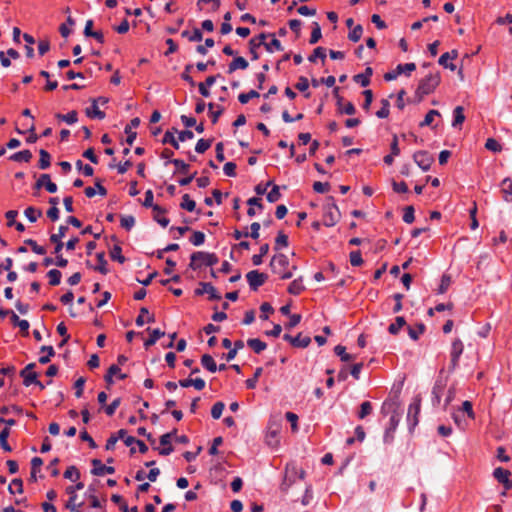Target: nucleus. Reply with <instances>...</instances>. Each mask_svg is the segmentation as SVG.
Returning <instances> with one entry per match:
<instances>
[{"label":"nucleus","instance_id":"46","mask_svg":"<svg viewBox=\"0 0 512 512\" xmlns=\"http://www.w3.org/2000/svg\"><path fill=\"white\" fill-rule=\"evenodd\" d=\"M263 369L261 367L256 368L252 378L246 380L245 384L247 389H254L257 385L258 379L261 376Z\"/></svg>","mask_w":512,"mask_h":512},{"label":"nucleus","instance_id":"41","mask_svg":"<svg viewBox=\"0 0 512 512\" xmlns=\"http://www.w3.org/2000/svg\"><path fill=\"white\" fill-rule=\"evenodd\" d=\"M334 352L337 356L340 357L341 361H343V362H348V361L354 360V356H352L351 354H348L346 352V348L342 345H337L334 348Z\"/></svg>","mask_w":512,"mask_h":512},{"label":"nucleus","instance_id":"39","mask_svg":"<svg viewBox=\"0 0 512 512\" xmlns=\"http://www.w3.org/2000/svg\"><path fill=\"white\" fill-rule=\"evenodd\" d=\"M39 155H40V159H39V162H38V166L40 169H47L50 164H51V156L50 154L44 150V149H41L40 152H39Z\"/></svg>","mask_w":512,"mask_h":512},{"label":"nucleus","instance_id":"58","mask_svg":"<svg viewBox=\"0 0 512 512\" xmlns=\"http://www.w3.org/2000/svg\"><path fill=\"white\" fill-rule=\"evenodd\" d=\"M372 412V405L369 401H364L360 405V410L358 412V417L360 419H364L366 416L370 415Z\"/></svg>","mask_w":512,"mask_h":512},{"label":"nucleus","instance_id":"24","mask_svg":"<svg viewBox=\"0 0 512 512\" xmlns=\"http://www.w3.org/2000/svg\"><path fill=\"white\" fill-rule=\"evenodd\" d=\"M96 260H97V263L93 267V269L95 271L100 272L103 275L107 274L108 273V269H107V261L105 259V254L103 252L102 253H97Z\"/></svg>","mask_w":512,"mask_h":512},{"label":"nucleus","instance_id":"12","mask_svg":"<svg viewBox=\"0 0 512 512\" xmlns=\"http://www.w3.org/2000/svg\"><path fill=\"white\" fill-rule=\"evenodd\" d=\"M196 295L208 294L210 300H219L221 296L217 293L214 286L210 283L201 282L199 287L195 290Z\"/></svg>","mask_w":512,"mask_h":512},{"label":"nucleus","instance_id":"43","mask_svg":"<svg viewBox=\"0 0 512 512\" xmlns=\"http://www.w3.org/2000/svg\"><path fill=\"white\" fill-rule=\"evenodd\" d=\"M182 36L188 38L191 42H199L203 38L202 32L198 28H195L191 33L185 30L182 32Z\"/></svg>","mask_w":512,"mask_h":512},{"label":"nucleus","instance_id":"1","mask_svg":"<svg viewBox=\"0 0 512 512\" xmlns=\"http://www.w3.org/2000/svg\"><path fill=\"white\" fill-rule=\"evenodd\" d=\"M270 267L274 274H277L281 279H289L293 276L295 266L289 267V259L286 255L279 253L272 257Z\"/></svg>","mask_w":512,"mask_h":512},{"label":"nucleus","instance_id":"28","mask_svg":"<svg viewBox=\"0 0 512 512\" xmlns=\"http://www.w3.org/2000/svg\"><path fill=\"white\" fill-rule=\"evenodd\" d=\"M406 325V321L404 317L398 316L395 321L391 323L388 327V331L392 335L398 334V332Z\"/></svg>","mask_w":512,"mask_h":512},{"label":"nucleus","instance_id":"6","mask_svg":"<svg viewBox=\"0 0 512 512\" xmlns=\"http://www.w3.org/2000/svg\"><path fill=\"white\" fill-rule=\"evenodd\" d=\"M464 345L460 339H455L451 345L449 370L453 371L459 364V359L463 353Z\"/></svg>","mask_w":512,"mask_h":512},{"label":"nucleus","instance_id":"36","mask_svg":"<svg viewBox=\"0 0 512 512\" xmlns=\"http://www.w3.org/2000/svg\"><path fill=\"white\" fill-rule=\"evenodd\" d=\"M23 378V384L27 387L32 385V363L27 364L20 373Z\"/></svg>","mask_w":512,"mask_h":512},{"label":"nucleus","instance_id":"59","mask_svg":"<svg viewBox=\"0 0 512 512\" xmlns=\"http://www.w3.org/2000/svg\"><path fill=\"white\" fill-rule=\"evenodd\" d=\"M211 144H212V140L200 139V140H198V142L196 144L195 150L197 153L202 154V153L206 152L211 147Z\"/></svg>","mask_w":512,"mask_h":512},{"label":"nucleus","instance_id":"4","mask_svg":"<svg viewBox=\"0 0 512 512\" xmlns=\"http://www.w3.org/2000/svg\"><path fill=\"white\" fill-rule=\"evenodd\" d=\"M440 75L438 73L429 74L420 80L416 95L422 99L424 96L431 94L440 84Z\"/></svg>","mask_w":512,"mask_h":512},{"label":"nucleus","instance_id":"45","mask_svg":"<svg viewBox=\"0 0 512 512\" xmlns=\"http://www.w3.org/2000/svg\"><path fill=\"white\" fill-rule=\"evenodd\" d=\"M56 117L62 121H65L68 124H74L78 120V113L73 110L67 114H57Z\"/></svg>","mask_w":512,"mask_h":512},{"label":"nucleus","instance_id":"29","mask_svg":"<svg viewBox=\"0 0 512 512\" xmlns=\"http://www.w3.org/2000/svg\"><path fill=\"white\" fill-rule=\"evenodd\" d=\"M164 332L160 329H153L150 331V336L148 339L145 340L144 346L146 348H149L150 346H153L162 336H164Z\"/></svg>","mask_w":512,"mask_h":512},{"label":"nucleus","instance_id":"34","mask_svg":"<svg viewBox=\"0 0 512 512\" xmlns=\"http://www.w3.org/2000/svg\"><path fill=\"white\" fill-rule=\"evenodd\" d=\"M86 114L90 118L103 119L105 117V113L99 109L96 101L86 109Z\"/></svg>","mask_w":512,"mask_h":512},{"label":"nucleus","instance_id":"61","mask_svg":"<svg viewBox=\"0 0 512 512\" xmlns=\"http://www.w3.org/2000/svg\"><path fill=\"white\" fill-rule=\"evenodd\" d=\"M338 105H339V107H338L339 111L346 115H353L356 112L355 106L351 102H346L344 104L339 102Z\"/></svg>","mask_w":512,"mask_h":512},{"label":"nucleus","instance_id":"62","mask_svg":"<svg viewBox=\"0 0 512 512\" xmlns=\"http://www.w3.org/2000/svg\"><path fill=\"white\" fill-rule=\"evenodd\" d=\"M318 58L322 61L326 58V50L323 47H317L308 59L310 62H315Z\"/></svg>","mask_w":512,"mask_h":512},{"label":"nucleus","instance_id":"48","mask_svg":"<svg viewBox=\"0 0 512 512\" xmlns=\"http://www.w3.org/2000/svg\"><path fill=\"white\" fill-rule=\"evenodd\" d=\"M425 329L424 324H418L416 327L408 326V334L411 339L418 340L421 334H423Z\"/></svg>","mask_w":512,"mask_h":512},{"label":"nucleus","instance_id":"53","mask_svg":"<svg viewBox=\"0 0 512 512\" xmlns=\"http://www.w3.org/2000/svg\"><path fill=\"white\" fill-rule=\"evenodd\" d=\"M8 490L11 494L21 493L23 491V482L21 479H13L9 484Z\"/></svg>","mask_w":512,"mask_h":512},{"label":"nucleus","instance_id":"17","mask_svg":"<svg viewBox=\"0 0 512 512\" xmlns=\"http://www.w3.org/2000/svg\"><path fill=\"white\" fill-rule=\"evenodd\" d=\"M165 213L166 210L159 205L153 207V219L164 228L169 224V219L165 217Z\"/></svg>","mask_w":512,"mask_h":512},{"label":"nucleus","instance_id":"47","mask_svg":"<svg viewBox=\"0 0 512 512\" xmlns=\"http://www.w3.org/2000/svg\"><path fill=\"white\" fill-rule=\"evenodd\" d=\"M310 342V337L302 336L301 334H298L297 336H295V338H293L294 347L305 348L310 344Z\"/></svg>","mask_w":512,"mask_h":512},{"label":"nucleus","instance_id":"30","mask_svg":"<svg viewBox=\"0 0 512 512\" xmlns=\"http://www.w3.org/2000/svg\"><path fill=\"white\" fill-rule=\"evenodd\" d=\"M126 435V430L120 429L117 434L111 435L107 442H106V449L107 450H113L115 447V444L119 439H124V436Z\"/></svg>","mask_w":512,"mask_h":512},{"label":"nucleus","instance_id":"5","mask_svg":"<svg viewBox=\"0 0 512 512\" xmlns=\"http://www.w3.org/2000/svg\"><path fill=\"white\" fill-rule=\"evenodd\" d=\"M421 410V398L420 396H416L413 401L410 403L407 412V421L410 428H414L419 422V414Z\"/></svg>","mask_w":512,"mask_h":512},{"label":"nucleus","instance_id":"2","mask_svg":"<svg viewBox=\"0 0 512 512\" xmlns=\"http://www.w3.org/2000/svg\"><path fill=\"white\" fill-rule=\"evenodd\" d=\"M219 259L214 253L203 251L194 252L191 255L190 268L193 270L200 269L203 266L212 267L218 263Z\"/></svg>","mask_w":512,"mask_h":512},{"label":"nucleus","instance_id":"50","mask_svg":"<svg viewBox=\"0 0 512 512\" xmlns=\"http://www.w3.org/2000/svg\"><path fill=\"white\" fill-rule=\"evenodd\" d=\"M263 45L265 46V48H266V50L268 52L281 51L283 49L282 45H281V42L277 38H275L274 36H273V38L271 39L270 42L266 43L264 41Z\"/></svg>","mask_w":512,"mask_h":512},{"label":"nucleus","instance_id":"37","mask_svg":"<svg viewBox=\"0 0 512 512\" xmlns=\"http://www.w3.org/2000/svg\"><path fill=\"white\" fill-rule=\"evenodd\" d=\"M9 434H10V430L8 427H5L0 432V446L6 452H10L12 450L11 446L7 442Z\"/></svg>","mask_w":512,"mask_h":512},{"label":"nucleus","instance_id":"10","mask_svg":"<svg viewBox=\"0 0 512 512\" xmlns=\"http://www.w3.org/2000/svg\"><path fill=\"white\" fill-rule=\"evenodd\" d=\"M84 487L83 483L79 482L76 486H68L66 488V493L69 494V500L66 503V508L71 510L72 512H79L78 507L80 505L76 504V490H81Z\"/></svg>","mask_w":512,"mask_h":512},{"label":"nucleus","instance_id":"27","mask_svg":"<svg viewBox=\"0 0 512 512\" xmlns=\"http://www.w3.org/2000/svg\"><path fill=\"white\" fill-rule=\"evenodd\" d=\"M215 81H216L215 76H208L206 78L205 82L199 83L198 88H199L200 94L204 97H208L210 95L208 88L210 86H212L215 83Z\"/></svg>","mask_w":512,"mask_h":512},{"label":"nucleus","instance_id":"8","mask_svg":"<svg viewBox=\"0 0 512 512\" xmlns=\"http://www.w3.org/2000/svg\"><path fill=\"white\" fill-rule=\"evenodd\" d=\"M246 278L250 288L256 291L266 282L268 276L265 273L259 272L258 270H252L247 273Z\"/></svg>","mask_w":512,"mask_h":512},{"label":"nucleus","instance_id":"32","mask_svg":"<svg viewBox=\"0 0 512 512\" xmlns=\"http://www.w3.org/2000/svg\"><path fill=\"white\" fill-rule=\"evenodd\" d=\"M248 67V62L243 57H236L233 59V61L229 64V73L234 72L237 69H246Z\"/></svg>","mask_w":512,"mask_h":512},{"label":"nucleus","instance_id":"38","mask_svg":"<svg viewBox=\"0 0 512 512\" xmlns=\"http://www.w3.org/2000/svg\"><path fill=\"white\" fill-rule=\"evenodd\" d=\"M457 57V53L456 51H453L452 52V55L449 53V52H446L444 54H442L439 58V64L444 66V67H448L450 68L451 70H454L455 69V66L453 64H448V62L454 58Z\"/></svg>","mask_w":512,"mask_h":512},{"label":"nucleus","instance_id":"60","mask_svg":"<svg viewBox=\"0 0 512 512\" xmlns=\"http://www.w3.org/2000/svg\"><path fill=\"white\" fill-rule=\"evenodd\" d=\"M451 282H452L451 277L447 274H444L441 278V282H440V285L438 288V293L444 294L450 287Z\"/></svg>","mask_w":512,"mask_h":512},{"label":"nucleus","instance_id":"18","mask_svg":"<svg viewBox=\"0 0 512 512\" xmlns=\"http://www.w3.org/2000/svg\"><path fill=\"white\" fill-rule=\"evenodd\" d=\"M113 376H117L121 380H124L127 377L126 374L121 373V369L116 364L111 365L105 375V381L107 384L113 383Z\"/></svg>","mask_w":512,"mask_h":512},{"label":"nucleus","instance_id":"20","mask_svg":"<svg viewBox=\"0 0 512 512\" xmlns=\"http://www.w3.org/2000/svg\"><path fill=\"white\" fill-rule=\"evenodd\" d=\"M171 438H172V433H166L160 437V444L163 446V448L159 450V453L161 455L166 456V455H169L170 453H172L173 447L171 445Z\"/></svg>","mask_w":512,"mask_h":512},{"label":"nucleus","instance_id":"49","mask_svg":"<svg viewBox=\"0 0 512 512\" xmlns=\"http://www.w3.org/2000/svg\"><path fill=\"white\" fill-rule=\"evenodd\" d=\"M436 117H440V113L437 110H430L424 120L420 123L421 127L424 126H431L435 120Z\"/></svg>","mask_w":512,"mask_h":512},{"label":"nucleus","instance_id":"63","mask_svg":"<svg viewBox=\"0 0 512 512\" xmlns=\"http://www.w3.org/2000/svg\"><path fill=\"white\" fill-rule=\"evenodd\" d=\"M205 241V234L201 231H195L190 237V242L195 246H200Z\"/></svg>","mask_w":512,"mask_h":512},{"label":"nucleus","instance_id":"23","mask_svg":"<svg viewBox=\"0 0 512 512\" xmlns=\"http://www.w3.org/2000/svg\"><path fill=\"white\" fill-rule=\"evenodd\" d=\"M465 121L464 108L462 106H457L453 110V121L452 126L454 128H460Z\"/></svg>","mask_w":512,"mask_h":512},{"label":"nucleus","instance_id":"26","mask_svg":"<svg viewBox=\"0 0 512 512\" xmlns=\"http://www.w3.org/2000/svg\"><path fill=\"white\" fill-rule=\"evenodd\" d=\"M305 287L302 278L293 280L288 286V292L292 295H299L304 291Z\"/></svg>","mask_w":512,"mask_h":512},{"label":"nucleus","instance_id":"15","mask_svg":"<svg viewBox=\"0 0 512 512\" xmlns=\"http://www.w3.org/2000/svg\"><path fill=\"white\" fill-rule=\"evenodd\" d=\"M37 188L44 187L49 193H55L57 191V185L51 181L49 174H42L37 182Z\"/></svg>","mask_w":512,"mask_h":512},{"label":"nucleus","instance_id":"9","mask_svg":"<svg viewBox=\"0 0 512 512\" xmlns=\"http://www.w3.org/2000/svg\"><path fill=\"white\" fill-rule=\"evenodd\" d=\"M413 159L423 171H428L434 161L432 155L426 151H417L414 153Z\"/></svg>","mask_w":512,"mask_h":512},{"label":"nucleus","instance_id":"35","mask_svg":"<svg viewBox=\"0 0 512 512\" xmlns=\"http://www.w3.org/2000/svg\"><path fill=\"white\" fill-rule=\"evenodd\" d=\"M54 355V349L52 346H43L40 351L39 362L46 364L50 361V358Z\"/></svg>","mask_w":512,"mask_h":512},{"label":"nucleus","instance_id":"14","mask_svg":"<svg viewBox=\"0 0 512 512\" xmlns=\"http://www.w3.org/2000/svg\"><path fill=\"white\" fill-rule=\"evenodd\" d=\"M92 474L96 476H103L105 474H113L115 473V469L112 466H107L101 462L99 459L92 460Z\"/></svg>","mask_w":512,"mask_h":512},{"label":"nucleus","instance_id":"22","mask_svg":"<svg viewBox=\"0 0 512 512\" xmlns=\"http://www.w3.org/2000/svg\"><path fill=\"white\" fill-rule=\"evenodd\" d=\"M179 385L185 388L193 386L196 390L201 391L205 388V381L201 378H187L180 380Z\"/></svg>","mask_w":512,"mask_h":512},{"label":"nucleus","instance_id":"3","mask_svg":"<svg viewBox=\"0 0 512 512\" xmlns=\"http://www.w3.org/2000/svg\"><path fill=\"white\" fill-rule=\"evenodd\" d=\"M340 219V212L332 196L326 199L323 207V224L327 227L334 226Z\"/></svg>","mask_w":512,"mask_h":512},{"label":"nucleus","instance_id":"16","mask_svg":"<svg viewBox=\"0 0 512 512\" xmlns=\"http://www.w3.org/2000/svg\"><path fill=\"white\" fill-rule=\"evenodd\" d=\"M265 39L266 35L264 33L260 34L258 37L250 39L249 49L254 60L258 59L257 49L264 44Z\"/></svg>","mask_w":512,"mask_h":512},{"label":"nucleus","instance_id":"25","mask_svg":"<svg viewBox=\"0 0 512 512\" xmlns=\"http://www.w3.org/2000/svg\"><path fill=\"white\" fill-rule=\"evenodd\" d=\"M32 158V153L30 150H22L12 154L9 159L15 162H29Z\"/></svg>","mask_w":512,"mask_h":512},{"label":"nucleus","instance_id":"55","mask_svg":"<svg viewBox=\"0 0 512 512\" xmlns=\"http://www.w3.org/2000/svg\"><path fill=\"white\" fill-rule=\"evenodd\" d=\"M288 246V236L283 232H279L275 239V249L280 250Z\"/></svg>","mask_w":512,"mask_h":512},{"label":"nucleus","instance_id":"42","mask_svg":"<svg viewBox=\"0 0 512 512\" xmlns=\"http://www.w3.org/2000/svg\"><path fill=\"white\" fill-rule=\"evenodd\" d=\"M180 207L184 210L192 212L195 210L196 203L190 198L188 194H184L180 203Z\"/></svg>","mask_w":512,"mask_h":512},{"label":"nucleus","instance_id":"31","mask_svg":"<svg viewBox=\"0 0 512 512\" xmlns=\"http://www.w3.org/2000/svg\"><path fill=\"white\" fill-rule=\"evenodd\" d=\"M247 345L257 354H260L267 347V344L260 339L253 338L247 341Z\"/></svg>","mask_w":512,"mask_h":512},{"label":"nucleus","instance_id":"40","mask_svg":"<svg viewBox=\"0 0 512 512\" xmlns=\"http://www.w3.org/2000/svg\"><path fill=\"white\" fill-rule=\"evenodd\" d=\"M214 108H215V105L213 103L208 104L209 116H210L213 124L217 123L219 117L223 113V108L221 106H217L216 109H214Z\"/></svg>","mask_w":512,"mask_h":512},{"label":"nucleus","instance_id":"52","mask_svg":"<svg viewBox=\"0 0 512 512\" xmlns=\"http://www.w3.org/2000/svg\"><path fill=\"white\" fill-rule=\"evenodd\" d=\"M321 36V28L317 22H314L309 43L316 44L321 39Z\"/></svg>","mask_w":512,"mask_h":512},{"label":"nucleus","instance_id":"57","mask_svg":"<svg viewBox=\"0 0 512 512\" xmlns=\"http://www.w3.org/2000/svg\"><path fill=\"white\" fill-rule=\"evenodd\" d=\"M362 33H363V28L361 25H356L350 32H349V35H348V38L349 40H351L352 42H358L361 37H362Z\"/></svg>","mask_w":512,"mask_h":512},{"label":"nucleus","instance_id":"54","mask_svg":"<svg viewBox=\"0 0 512 512\" xmlns=\"http://www.w3.org/2000/svg\"><path fill=\"white\" fill-rule=\"evenodd\" d=\"M485 148L492 152H501L502 145L494 138H488L485 143Z\"/></svg>","mask_w":512,"mask_h":512},{"label":"nucleus","instance_id":"19","mask_svg":"<svg viewBox=\"0 0 512 512\" xmlns=\"http://www.w3.org/2000/svg\"><path fill=\"white\" fill-rule=\"evenodd\" d=\"M11 322L15 326H19L24 336L29 334L30 323L27 320H21L15 312H11Z\"/></svg>","mask_w":512,"mask_h":512},{"label":"nucleus","instance_id":"11","mask_svg":"<svg viewBox=\"0 0 512 512\" xmlns=\"http://www.w3.org/2000/svg\"><path fill=\"white\" fill-rule=\"evenodd\" d=\"M493 475L499 483L504 485L506 490L512 488V481L510 480L511 472L509 470L498 467L494 470Z\"/></svg>","mask_w":512,"mask_h":512},{"label":"nucleus","instance_id":"64","mask_svg":"<svg viewBox=\"0 0 512 512\" xmlns=\"http://www.w3.org/2000/svg\"><path fill=\"white\" fill-rule=\"evenodd\" d=\"M225 405L223 402H216L211 409V416L214 419H219L223 413Z\"/></svg>","mask_w":512,"mask_h":512},{"label":"nucleus","instance_id":"7","mask_svg":"<svg viewBox=\"0 0 512 512\" xmlns=\"http://www.w3.org/2000/svg\"><path fill=\"white\" fill-rule=\"evenodd\" d=\"M400 422V416L398 413L394 412L389 419L388 426L385 429L383 441L386 444H390L394 440V433L397 429V426Z\"/></svg>","mask_w":512,"mask_h":512},{"label":"nucleus","instance_id":"13","mask_svg":"<svg viewBox=\"0 0 512 512\" xmlns=\"http://www.w3.org/2000/svg\"><path fill=\"white\" fill-rule=\"evenodd\" d=\"M67 231H68V226L62 225L59 227L57 233L51 235L50 240L52 243L55 244V249H54L55 254L60 253L61 250L63 249L64 244L61 241V239L66 236Z\"/></svg>","mask_w":512,"mask_h":512},{"label":"nucleus","instance_id":"21","mask_svg":"<svg viewBox=\"0 0 512 512\" xmlns=\"http://www.w3.org/2000/svg\"><path fill=\"white\" fill-rule=\"evenodd\" d=\"M501 193L504 201L512 202V180L505 178L501 182Z\"/></svg>","mask_w":512,"mask_h":512},{"label":"nucleus","instance_id":"44","mask_svg":"<svg viewBox=\"0 0 512 512\" xmlns=\"http://www.w3.org/2000/svg\"><path fill=\"white\" fill-rule=\"evenodd\" d=\"M48 282L52 286H56L60 284L62 274L57 269H52L47 273Z\"/></svg>","mask_w":512,"mask_h":512},{"label":"nucleus","instance_id":"51","mask_svg":"<svg viewBox=\"0 0 512 512\" xmlns=\"http://www.w3.org/2000/svg\"><path fill=\"white\" fill-rule=\"evenodd\" d=\"M260 94L256 90H250L247 93H241L238 96V100L241 104L248 103L253 98H258Z\"/></svg>","mask_w":512,"mask_h":512},{"label":"nucleus","instance_id":"33","mask_svg":"<svg viewBox=\"0 0 512 512\" xmlns=\"http://www.w3.org/2000/svg\"><path fill=\"white\" fill-rule=\"evenodd\" d=\"M201 364L204 368H206L208 371L214 373L217 370L216 362L214 361L213 357L209 354H204L201 357Z\"/></svg>","mask_w":512,"mask_h":512},{"label":"nucleus","instance_id":"56","mask_svg":"<svg viewBox=\"0 0 512 512\" xmlns=\"http://www.w3.org/2000/svg\"><path fill=\"white\" fill-rule=\"evenodd\" d=\"M64 477L71 481H77L80 478V472L75 466H70L64 472Z\"/></svg>","mask_w":512,"mask_h":512}]
</instances>
